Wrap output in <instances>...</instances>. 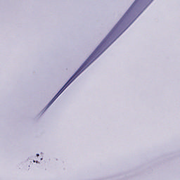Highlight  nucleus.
<instances>
[{
	"label": "nucleus",
	"instance_id": "nucleus-1",
	"mask_svg": "<svg viewBox=\"0 0 180 180\" xmlns=\"http://www.w3.org/2000/svg\"><path fill=\"white\" fill-rule=\"evenodd\" d=\"M136 15H123L119 22L115 25L103 41L98 46L95 51L90 55L86 61L81 65L77 72L70 77L68 82L63 86L67 87L84 70L95 61L106 50L117 37L131 25ZM131 20H133L131 22Z\"/></svg>",
	"mask_w": 180,
	"mask_h": 180
},
{
	"label": "nucleus",
	"instance_id": "nucleus-2",
	"mask_svg": "<svg viewBox=\"0 0 180 180\" xmlns=\"http://www.w3.org/2000/svg\"><path fill=\"white\" fill-rule=\"evenodd\" d=\"M59 96H60L59 94L57 93V94L49 102V103L48 104V106H50V105H51L56 101V99H57V98H58Z\"/></svg>",
	"mask_w": 180,
	"mask_h": 180
},
{
	"label": "nucleus",
	"instance_id": "nucleus-5",
	"mask_svg": "<svg viewBox=\"0 0 180 180\" xmlns=\"http://www.w3.org/2000/svg\"><path fill=\"white\" fill-rule=\"evenodd\" d=\"M58 94L60 95V94H63L60 91L58 92Z\"/></svg>",
	"mask_w": 180,
	"mask_h": 180
},
{
	"label": "nucleus",
	"instance_id": "nucleus-3",
	"mask_svg": "<svg viewBox=\"0 0 180 180\" xmlns=\"http://www.w3.org/2000/svg\"><path fill=\"white\" fill-rule=\"evenodd\" d=\"M62 88H63V90H65V91L66 87H65V86H63Z\"/></svg>",
	"mask_w": 180,
	"mask_h": 180
},
{
	"label": "nucleus",
	"instance_id": "nucleus-4",
	"mask_svg": "<svg viewBox=\"0 0 180 180\" xmlns=\"http://www.w3.org/2000/svg\"><path fill=\"white\" fill-rule=\"evenodd\" d=\"M60 91L63 93L65 90H63V89L62 88Z\"/></svg>",
	"mask_w": 180,
	"mask_h": 180
}]
</instances>
